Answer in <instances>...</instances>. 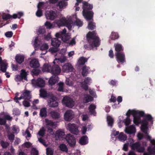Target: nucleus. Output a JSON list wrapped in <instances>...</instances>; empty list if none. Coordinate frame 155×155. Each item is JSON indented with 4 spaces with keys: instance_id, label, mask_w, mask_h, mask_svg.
Here are the masks:
<instances>
[{
    "instance_id": "8fccbe9b",
    "label": "nucleus",
    "mask_w": 155,
    "mask_h": 155,
    "mask_svg": "<svg viewBox=\"0 0 155 155\" xmlns=\"http://www.w3.org/2000/svg\"><path fill=\"white\" fill-rule=\"evenodd\" d=\"M45 130L44 127H42L38 131V134L39 136L43 137L45 135Z\"/></svg>"
},
{
    "instance_id": "603ef678",
    "label": "nucleus",
    "mask_w": 155,
    "mask_h": 155,
    "mask_svg": "<svg viewBox=\"0 0 155 155\" xmlns=\"http://www.w3.org/2000/svg\"><path fill=\"white\" fill-rule=\"evenodd\" d=\"M74 25L79 27L83 25L82 22L79 19H76V21L74 23Z\"/></svg>"
},
{
    "instance_id": "e2e57ef3",
    "label": "nucleus",
    "mask_w": 155,
    "mask_h": 155,
    "mask_svg": "<svg viewBox=\"0 0 155 155\" xmlns=\"http://www.w3.org/2000/svg\"><path fill=\"white\" fill-rule=\"evenodd\" d=\"M23 105L26 107H29L30 106V103L27 101L24 100L23 102Z\"/></svg>"
},
{
    "instance_id": "58836bf2",
    "label": "nucleus",
    "mask_w": 155,
    "mask_h": 155,
    "mask_svg": "<svg viewBox=\"0 0 155 155\" xmlns=\"http://www.w3.org/2000/svg\"><path fill=\"white\" fill-rule=\"evenodd\" d=\"M119 38L118 34L115 32H112L110 36V38L111 40H114L117 39Z\"/></svg>"
},
{
    "instance_id": "4d7b16f0",
    "label": "nucleus",
    "mask_w": 155,
    "mask_h": 155,
    "mask_svg": "<svg viewBox=\"0 0 155 155\" xmlns=\"http://www.w3.org/2000/svg\"><path fill=\"white\" fill-rule=\"evenodd\" d=\"M91 79L89 77H87L85 78L84 82L85 84H90L91 83Z\"/></svg>"
},
{
    "instance_id": "1a4fd4ad",
    "label": "nucleus",
    "mask_w": 155,
    "mask_h": 155,
    "mask_svg": "<svg viewBox=\"0 0 155 155\" xmlns=\"http://www.w3.org/2000/svg\"><path fill=\"white\" fill-rule=\"evenodd\" d=\"M115 56L116 60L118 63L121 64L126 62L125 54L124 52L115 53Z\"/></svg>"
},
{
    "instance_id": "79ce46f5",
    "label": "nucleus",
    "mask_w": 155,
    "mask_h": 155,
    "mask_svg": "<svg viewBox=\"0 0 155 155\" xmlns=\"http://www.w3.org/2000/svg\"><path fill=\"white\" fill-rule=\"evenodd\" d=\"M118 139L120 141H125L127 139V137L123 133H120L119 135Z\"/></svg>"
},
{
    "instance_id": "5701e85b",
    "label": "nucleus",
    "mask_w": 155,
    "mask_h": 155,
    "mask_svg": "<svg viewBox=\"0 0 155 155\" xmlns=\"http://www.w3.org/2000/svg\"><path fill=\"white\" fill-rule=\"evenodd\" d=\"M15 60L18 63L20 64L24 61V57L23 55L18 54L15 57Z\"/></svg>"
},
{
    "instance_id": "e433bc0d",
    "label": "nucleus",
    "mask_w": 155,
    "mask_h": 155,
    "mask_svg": "<svg viewBox=\"0 0 155 155\" xmlns=\"http://www.w3.org/2000/svg\"><path fill=\"white\" fill-rule=\"evenodd\" d=\"M50 114L51 117L53 119H56L59 118L60 114L58 112L53 111H51Z\"/></svg>"
},
{
    "instance_id": "a19ab883",
    "label": "nucleus",
    "mask_w": 155,
    "mask_h": 155,
    "mask_svg": "<svg viewBox=\"0 0 155 155\" xmlns=\"http://www.w3.org/2000/svg\"><path fill=\"white\" fill-rule=\"evenodd\" d=\"M87 59L84 57H81L78 60V62L80 65H84L87 62Z\"/></svg>"
},
{
    "instance_id": "bf43d9fd",
    "label": "nucleus",
    "mask_w": 155,
    "mask_h": 155,
    "mask_svg": "<svg viewBox=\"0 0 155 155\" xmlns=\"http://www.w3.org/2000/svg\"><path fill=\"white\" fill-rule=\"evenodd\" d=\"M117 80H112L109 82V84L113 86H117Z\"/></svg>"
},
{
    "instance_id": "3c124183",
    "label": "nucleus",
    "mask_w": 155,
    "mask_h": 155,
    "mask_svg": "<svg viewBox=\"0 0 155 155\" xmlns=\"http://www.w3.org/2000/svg\"><path fill=\"white\" fill-rule=\"evenodd\" d=\"M1 146L3 148H6L8 146L9 143L8 142H4L3 141H1Z\"/></svg>"
},
{
    "instance_id": "72a5a7b5",
    "label": "nucleus",
    "mask_w": 155,
    "mask_h": 155,
    "mask_svg": "<svg viewBox=\"0 0 155 155\" xmlns=\"http://www.w3.org/2000/svg\"><path fill=\"white\" fill-rule=\"evenodd\" d=\"M96 28V24L92 21H91L88 22L87 28L90 30H92L95 29Z\"/></svg>"
},
{
    "instance_id": "6ab92c4d",
    "label": "nucleus",
    "mask_w": 155,
    "mask_h": 155,
    "mask_svg": "<svg viewBox=\"0 0 155 155\" xmlns=\"http://www.w3.org/2000/svg\"><path fill=\"white\" fill-rule=\"evenodd\" d=\"M83 6V10L90 11L93 8V5L92 4H89L87 2L84 1L82 2Z\"/></svg>"
},
{
    "instance_id": "a18cd8bd",
    "label": "nucleus",
    "mask_w": 155,
    "mask_h": 155,
    "mask_svg": "<svg viewBox=\"0 0 155 155\" xmlns=\"http://www.w3.org/2000/svg\"><path fill=\"white\" fill-rule=\"evenodd\" d=\"M66 30L65 28H64L60 33H57L56 34V36L57 38H61L62 36L66 34Z\"/></svg>"
},
{
    "instance_id": "9d476101",
    "label": "nucleus",
    "mask_w": 155,
    "mask_h": 155,
    "mask_svg": "<svg viewBox=\"0 0 155 155\" xmlns=\"http://www.w3.org/2000/svg\"><path fill=\"white\" fill-rule=\"evenodd\" d=\"M32 84L35 86L40 87H44L45 84V82L44 80L41 78H38L37 79H32Z\"/></svg>"
},
{
    "instance_id": "20e7f679",
    "label": "nucleus",
    "mask_w": 155,
    "mask_h": 155,
    "mask_svg": "<svg viewBox=\"0 0 155 155\" xmlns=\"http://www.w3.org/2000/svg\"><path fill=\"white\" fill-rule=\"evenodd\" d=\"M139 111H134L129 110L126 114L127 117H129L131 114L133 115L134 117V122L136 124V123H138V121L139 120V117H138V115L142 116L143 114L142 112H139Z\"/></svg>"
},
{
    "instance_id": "f8f14e48",
    "label": "nucleus",
    "mask_w": 155,
    "mask_h": 155,
    "mask_svg": "<svg viewBox=\"0 0 155 155\" xmlns=\"http://www.w3.org/2000/svg\"><path fill=\"white\" fill-rule=\"evenodd\" d=\"M82 14L87 21L93 20L94 13L92 11L83 10Z\"/></svg>"
},
{
    "instance_id": "bb28decb",
    "label": "nucleus",
    "mask_w": 155,
    "mask_h": 155,
    "mask_svg": "<svg viewBox=\"0 0 155 155\" xmlns=\"http://www.w3.org/2000/svg\"><path fill=\"white\" fill-rule=\"evenodd\" d=\"M64 135V132L59 130H58L56 132L55 137L57 140H61Z\"/></svg>"
},
{
    "instance_id": "4c0bfd02",
    "label": "nucleus",
    "mask_w": 155,
    "mask_h": 155,
    "mask_svg": "<svg viewBox=\"0 0 155 155\" xmlns=\"http://www.w3.org/2000/svg\"><path fill=\"white\" fill-rule=\"evenodd\" d=\"M152 144L154 145V147H153L151 146L148 147L147 148V151L151 155L155 154V144Z\"/></svg>"
},
{
    "instance_id": "473e14b6",
    "label": "nucleus",
    "mask_w": 155,
    "mask_h": 155,
    "mask_svg": "<svg viewBox=\"0 0 155 155\" xmlns=\"http://www.w3.org/2000/svg\"><path fill=\"white\" fill-rule=\"evenodd\" d=\"M51 65L49 64L45 63L43 65L42 70L43 71H47L50 72Z\"/></svg>"
},
{
    "instance_id": "2f4dec72",
    "label": "nucleus",
    "mask_w": 155,
    "mask_h": 155,
    "mask_svg": "<svg viewBox=\"0 0 155 155\" xmlns=\"http://www.w3.org/2000/svg\"><path fill=\"white\" fill-rule=\"evenodd\" d=\"M22 95L25 99L29 100L31 98V96L30 95V92L27 90H24Z\"/></svg>"
},
{
    "instance_id": "de8ad7c7",
    "label": "nucleus",
    "mask_w": 155,
    "mask_h": 155,
    "mask_svg": "<svg viewBox=\"0 0 155 155\" xmlns=\"http://www.w3.org/2000/svg\"><path fill=\"white\" fill-rule=\"evenodd\" d=\"M145 134H146L145 135V138L147 139L150 141L152 144H155V140L154 139L152 140L151 137L148 135L147 133Z\"/></svg>"
},
{
    "instance_id": "c9c22d12",
    "label": "nucleus",
    "mask_w": 155,
    "mask_h": 155,
    "mask_svg": "<svg viewBox=\"0 0 155 155\" xmlns=\"http://www.w3.org/2000/svg\"><path fill=\"white\" fill-rule=\"evenodd\" d=\"M93 100V98L90 95L87 94L85 96L83 99V102L84 103L91 102Z\"/></svg>"
},
{
    "instance_id": "6e6d98bb",
    "label": "nucleus",
    "mask_w": 155,
    "mask_h": 155,
    "mask_svg": "<svg viewBox=\"0 0 155 155\" xmlns=\"http://www.w3.org/2000/svg\"><path fill=\"white\" fill-rule=\"evenodd\" d=\"M49 51L52 53L53 54L57 52L58 51V47H51L49 49Z\"/></svg>"
},
{
    "instance_id": "774afa93",
    "label": "nucleus",
    "mask_w": 155,
    "mask_h": 155,
    "mask_svg": "<svg viewBox=\"0 0 155 155\" xmlns=\"http://www.w3.org/2000/svg\"><path fill=\"white\" fill-rule=\"evenodd\" d=\"M48 46L47 44H44L41 47V49L42 50H46L48 49Z\"/></svg>"
},
{
    "instance_id": "f3484780",
    "label": "nucleus",
    "mask_w": 155,
    "mask_h": 155,
    "mask_svg": "<svg viewBox=\"0 0 155 155\" xmlns=\"http://www.w3.org/2000/svg\"><path fill=\"white\" fill-rule=\"evenodd\" d=\"M73 68L70 63H66L62 66V71L64 72H69L73 71Z\"/></svg>"
},
{
    "instance_id": "f257e3e1",
    "label": "nucleus",
    "mask_w": 155,
    "mask_h": 155,
    "mask_svg": "<svg viewBox=\"0 0 155 155\" xmlns=\"http://www.w3.org/2000/svg\"><path fill=\"white\" fill-rule=\"evenodd\" d=\"M139 112H142L143 114L142 116L138 115V117H139V120L138 121V123H136V124L137 125L139 124H142L141 127L142 131L144 133L147 134V130L148 128V122H150L151 124H153V117L149 114H145L144 112L143 111H140Z\"/></svg>"
},
{
    "instance_id": "c756f323",
    "label": "nucleus",
    "mask_w": 155,
    "mask_h": 155,
    "mask_svg": "<svg viewBox=\"0 0 155 155\" xmlns=\"http://www.w3.org/2000/svg\"><path fill=\"white\" fill-rule=\"evenodd\" d=\"M115 49L116 51V53H121L123 52V48L121 44H117L114 45Z\"/></svg>"
},
{
    "instance_id": "0eeeda50",
    "label": "nucleus",
    "mask_w": 155,
    "mask_h": 155,
    "mask_svg": "<svg viewBox=\"0 0 155 155\" xmlns=\"http://www.w3.org/2000/svg\"><path fill=\"white\" fill-rule=\"evenodd\" d=\"M65 139L70 147H74L75 146L76 140L73 135L70 134H67L66 136Z\"/></svg>"
},
{
    "instance_id": "aec40b11",
    "label": "nucleus",
    "mask_w": 155,
    "mask_h": 155,
    "mask_svg": "<svg viewBox=\"0 0 155 155\" xmlns=\"http://www.w3.org/2000/svg\"><path fill=\"white\" fill-rule=\"evenodd\" d=\"M40 96L42 98L48 97V98L50 97V95L52 94L51 93H47V91L44 89H41L39 90Z\"/></svg>"
},
{
    "instance_id": "4be33fe9",
    "label": "nucleus",
    "mask_w": 155,
    "mask_h": 155,
    "mask_svg": "<svg viewBox=\"0 0 155 155\" xmlns=\"http://www.w3.org/2000/svg\"><path fill=\"white\" fill-rule=\"evenodd\" d=\"M61 43V41L59 40L58 38H52L51 40L52 45L55 47H58Z\"/></svg>"
},
{
    "instance_id": "ea45409f",
    "label": "nucleus",
    "mask_w": 155,
    "mask_h": 155,
    "mask_svg": "<svg viewBox=\"0 0 155 155\" xmlns=\"http://www.w3.org/2000/svg\"><path fill=\"white\" fill-rule=\"evenodd\" d=\"M45 122L46 123V127H48V126H53L55 125V124L54 122H53L51 120H49L48 119H45Z\"/></svg>"
},
{
    "instance_id": "6e6552de",
    "label": "nucleus",
    "mask_w": 155,
    "mask_h": 155,
    "mask_svg": "<svg viewBox=\"0 0 155 155\" xmlns=\"http://www.w3.org/2000/svg\"><path fill=\"white\" fill-rule=\"evenodd\" d=\"M62 103L67 107L71 108L74 105L73 100L68 96H65L63 99Z\"/></svg>"
},
{
    "instance_id": "a211bd4d",
    "label": "nucleus",
    "mask_w": 155,
    "mask_h": 155,
    "mask_svg": "<svg viewBox=\"0 0 155 155\" xmlns=\"http://www.w3.org/2000/svg\"><path fill=\"white\" fill-rule=\"evenodd\" d=\"M29 65L31 68H37L39 67L40 64L38 60L33 59L30 61Z\"/></svg>"
},
{
    "instance_id": "f03ea898",
    "label": "nucleus",
    "mask_w": 155,
    "mask_h": 155,
    "mask_svg": "<svg viewBox=\"0 0 155 155\" xmlns=\"http://www.w3.org/2000/svg\"><path fill=\"white\" fill-rule=\"evenodd\" d=\"M86 37L91 48L98 47L100 45V38L97 35L96 31H89L87 34Z\"/></svg>"
},
{
    "instance_id": "052dcab7",
    "label": "nucleus",
    "mask_w": 155,
    "mask_h": 155,
    "mask_svg": "<svg viewBox=\"0 0 155 155\" xmlns=\"http://www.w3.org/2000/svg\"><path fill=\"white\" fill-rule=\"evenodd\" d=\"M13 33L12 31H9L6 32L5 34V36L8 38H11L12 37Z\"/></svg>"
},
{
    "instance_id": "4468645a",
    "label": "nucleus",
    "mask_w": 155,
    "mask_h": 155,
    "mask_svg": "<svg viewBox=\"0 0 155 155\" xmlns=\"http://www.w3.org/2000/svg\"><path fill=\"white\" fill-rule=\"evenodd\" d=\"M68 127L71 133L75 134H78V127L75 124L69 123L68 124Z\"/></svg>"
},
{
    "instance_id": "5fc2aeb1",
    "label": "nucleus",
    "mask_w": 155,
    "mask_h": 155,
    "mask_svg": "<svg viewBox=\"0 0 155 155\" xmlns=\"http://www.w3.org/2000/svg\"><path fill=\"white\" fill-rule=\"evenodd\" d=\"M36 15L38 17H41L43 15L42 11L41 9H38L36 13Z\"/></svg>"
},
{
    "instance_id": "ddd939ff",
    "label": "nucleus",
    "mask_w": 155,
    "mask_h": 155,
    "mask_svg": "<svg viewBox=\"0 0 155 155\" xmlns=\"http://www.w3.org/2000/svg\"><path fill=\"white\" fill-rule=\"evenodd\" d=\"M45 16L47 19L53 20L57 17V15L55 11L50 10L46 12Z\"/></svg>"
},
{
    "instance_id": "423d86ee",
    "label": "nucleus",
    "mask_w": 155,
    "mask_h": 155,
    "mask_svg": "<svg viewBox=\"0 0 155 155\" xmlns=\"http://www.w3.org/2000/svg\"><path fill=\"white\" fill-rule=\"evenodd\" d=\"M24 15L23 13L21 12H18L16 13H15L12 15H11L9 14H7L3 15L2 16V19L3 20H7L11 18L15 19L16 18L20 19Z\"/></svg>"
},
{
    "instance_id": "f704fd0d",
    "label": "nucleus",
    "mask_w": 155,
    "mask_h": 155,
    "mask_svg": "<svg viewBox=\"0 0 155 155\" xmlns=\"http://www.w3.org/2000/svg\"><path fill=\"white\" fill-rule=\"evenodd\" d=\"M59 147L60 150L62 151L65 152L66 153L68 152V149L67 146L65 144H61L59 145Z\"/></svg>"
},
{
    "instance_id": "680f3d73",
    "label": "nucleus",
    "mask_w": 155,
    "mask_h": 155,
    "mask_svg": "<svg viewBox=\"0 0 155 155\" xmlns=\"http://www.w3.org/2000/svg\"><path fill=\"white\" fill-rule=\"evenodd\" d=\"M48 83L50 84L51 85H54L56 83V81L53 79V78L52 77L49 79L48 81Z\"/></svg>"
},
{
    "instance_id": "37998d69",
    "label": "nucleus",
    "mask_w": 155,
    "mask_h": 155,
    "mask_svg": "<svg viewBox=\"0 0 155 155\" xmlns=\"http://www.w3.org/2000/svg\"><path fill=\"white\" fill-rule=\"evenodd\" d=\"M20 75L24 79L26 80H27V74L25 70L22 69L21 70Z\"/></svg>"
},
{
    "instance_id": "69168bd1",
    "label": "nucleus",
    "mask_w": 155,
    "mask_h": 155,
    "mask_svg": "<svg viewBox=\"0 0 155 155\" xmlns=\"http://www.w3.org/2000/svg\"><path fill=\"white\" fill-rule=\"evenodd\" d=\"M145 150V148L144 147H141V146L140 147H138V149L137 150V151L138 152L140 153H142L144 152Z\"/></svg>"
},
{
    "instance_id": "864d4df0",
    "label": "nucleus",
    "mask_w": 155,
    "mask_h": 155,
    "mask_svg": "<svg viewBox=\"0 0 155 155\" xmlns=\"http://www.w3.org/2000/svg\"><path fill=\"white\" fill-rule=\"evenodd\" d=\"M123 122L124 123L125 125L127 126L130 124L131 120L129 117H127L126 119L124 120Z\"/></svg>"
},
{
    "instance_id": "cd10ccee",
    "label": "nucleus",
    "mask_w": 155,
    "mask_h": 155,
    "mask_svg": "<svg viewBox=\"0 0 155 155\" xmlns=\"http://www.w3.org/2000/svg\"><path fill=\"white\" fill-rule=\"evenodd\" d=\"M96 108V106L93 104H90L88 107V110L91 114L95 116L96 113L95 111V109Z\"/></svg>"
},
{
    "instance_id": "09e8293b",
    "label": "nucleus",
    "mask_w": 155,
    "mask_h": 155,
    "mask_svg": "<svg viewBox=\"0 0 155 155\" xmlns=\"http://www.w3.org/2000/svg\"><path fill=\"white\" fill-rule=\"evenodd\" d=\"M47 29H51L54 27V25L51 22L48 21H47L45 24Z\"/></svg>"
},
{
    "instance_id": "39448f33",
    "label": "nucleus",
    "mask_w": 155,
    "mask_h": 155,
    "mask_svg": "<svg viewBox=\"0 0 155 155\" xmlns=\"http://www.w3.org/2000/svg\"><path fill=\"white\" fill-rule=\"evenodd\" d=\"M8 64L6 61L3 60L1 57L0 56V71L5 73V74L7 78L10 77L9 73L6 72L7 69L8 67Z\"/></svg>"
},
{
    "instance_id": "13d9d810",
    "label": "nucleus",
    "mask_w": 155,
    "mask_h": 155,
    "mask_svg": "<svg viewBox=\"0 0 155 155\" xmlns=\"http://www.w3.org/2000/svg\"><path fill=\"white\" fill-rule=\"evenodd\" d=\"M44 3V2H39L37 5L38 9H41L43 8Z\"/></svg>"
},
{
    "instance_id": "393cba45",
    "label": "nucleus",
    "mask_w": 155,
    "mask_h": 155,
    "mask_svg": "<svg viewBox=\"0 0 155 155\" xmlns=\"http://www.w3.org/2000/svg\"><path fill=\"white\" fill-rule=\"evenodd\" d=\"M90 68L86 65L84 66L82 68V74L84 77L87 76L89 72Z\"/></svg>"
},
{
    "instance_id": "9b49d317",
    "label": "nucleus",
    "mask_w": 155,
    "mask_h": 155,
    "mask_svg": "<svg viewBox=\"0 0 155 155\" xmlns=\"http://www.w3.org/2000/svg\"><path fill=\"white\" fill-rule=\"evenodd\" d=\"M49 99L48 104L50 107H54L58 106L56 98L53 94L50 95V97Z\"/></svg>"
},
{
    "instance_id": "7c9ffc66",
    "label": "nucleus",
    "mask_w": 155,
    "mask_h": 155,
    "mask_svg": "<svg viewBox=\"0 0 155 155\" xmlns=\"http://www.w3.org/2000/svg\"><path fill=\"white\" fill-rule=\"evenodd\" d=\"M39 115L41 117H47V111L46 107H43L41 109Z\"/></svg>"
},
{
    "instance_id": "0e129e2a",
    "label": "nucleus",
    "mask_w": 155,
    "mask_h": 155,
    "mask_svg": "<svg viewBox=\"0 0 155 155\" xmlns=\"http://www.w3.org/2000/svg\"><path fill=\"white\" fill-rule=\"evenodd\" d=\"M8 139L11 141H13L14 139L15 135L13 134H11L8 135Z\"/></svg>"
},
{
    "instance_id": "c85d7f7f",
    "label": "nucleus",
    "mask_w": 155,
    "mask_h": 155,
    "mask_svg": "<svg viewBox=\"0 0 155 155\" xmlns=\"http://www.w3.org/2000/svg\"><path fill=\"white\" fill-rule=\"evenodd\" d=\"M67 5V2H66L64 0H62L58 2L57 5V6L59 7L60 9H62L65 8Z\"/></svg>"
},
{
    "instance_id": "338daca9",
    "label": "nucleus",
    "mask_w": 155,
    "mask_h": 155,
    "mask_svg": "<svg viewBox=\"0 0 155 155\" xmlns=\"http://www.w3.org/2000/svg\"><path fill=\"white\" fill-rule=\"evenodd\" d=\"M108 55L109 57L111 58H113L114 57V54L113 51L111 49L109 51Z\"/></svg>"
},
{
    "instance_id": "c03bdc74",
    "label": "nucleus",
    "mask_w": 155,
    "mask_h": 155,
    "mask_svg": "<svg viewBox=\"0 0 155 155\" xmlns=\"http://www.w3.org/2000/svg\"><path fill=\"white\" fill-rule=\"evenodd\" d=\"M107 120L108 125L110 127H112L114 123L113 119L111 117L109 116L107 117Z\"/></svg>"
},
{
    "instance_id": "2eb2a0df",
    "label": "nucleus",
    "mask_w": 155,
    "mask_h": 155,
    "mask_svg": "<svg viewBox=\"0 0 155 155\" xmlns=\"http://www.w3.org/2000/svg\"><path fill=\"white\" fill-rule=\"evenodd\" d=\"M61 69L57 65H54L51 66L50 72L53 75L59 74H60Z\"/></svg>"
},
{
    "instance_id": "dca6fc26",
    "label": "nucleus",
    "mask_w": 155,
    "mask_h": 155,
    "mask_svg": "<svg viewBox=\"0 0 155 155\" xmlns=\"http://www.w3.org/2000/svg\"><path fill=\"white\" fill-rule=\"evenodd\" d=\"M74 113L72 110L66 111L64 114V118L66 121H70L74 117Z\"/></svg>"
},
{
    "instance_id": "a878e982",
    "label": "nucleus",
    "mask_w": 155,
    "mask_h": 155,
    "mask_svg": "<svg viewBox=\"0 0 155 155\" xmlns=\"http://www.w3.org/2000/svg\"><path fill=\"white\" fill-rule=\"evenodd\" d=\"M129 146L132 150H137L138 147H140V143L139 142H137L135 143H130Z\"/></svg>"
},
{
    "instance_id": "7ed1b4c3",
    "label": "nucleus",
    "mask_w": 155,
    "mask_h": 155,
    "mask_svg": "<svg viewBox=\"0 0 155 155\" xmlns=\"http://www.w3.org/2000/svg\"><path fill=\"white\" fill-rule=\"evenodd\" d=\"M71 22L68 21L65 18H62L58 20H56L55 23L59 27L66 25L69 30H71L72 28Z\"/></svg>"
},
{
    "instance_id": "412c9836",
    "label": "nucleus",
    "mask_w": 155,
    "mask_h": 155,
    "mask_svg": "<svg viewBox=\"0 0 155 155\" xmlns=\"http://www.w3.org/2000/svg\"><path fill=\"white\" fill-rule=\"evenodd\" d=\"M125 131L126 133L129 134L134 133L135 132V128L134 126L131 125L127 127L125 130Z\"/></svg>"
},
{
    "instance_id": "49530a36",
    "label": "nucleus",
    "mask_w": 155,
    "mask_h": 155,
    "mask_svg": "<svg viewBox=\"0 0 155 155\" xmlns=\"http://www.w3.org/2000/svg\"><path fill=\"white\" fill-rule=\"evenodd\" d=\"M47 155H53L54 150L51 147H48L46 149Z\"/></svg>"
},
{
    "instance_id": "b1692460",
    "label": "nucleus",
    "mask_w": 155,
    "mask_h": 155,
    "mask_svg": "<svg viewBox=\"0 0 155 155\" xmlns=\"http://www.w3.org/2000/svg\"><path fill=\"white\" fill-rule=\"evenodd\" d=\"M88 142V138L86 135L82 137L79 140V143L81 145H86Z\"/></svg>"
}]
</instances>
